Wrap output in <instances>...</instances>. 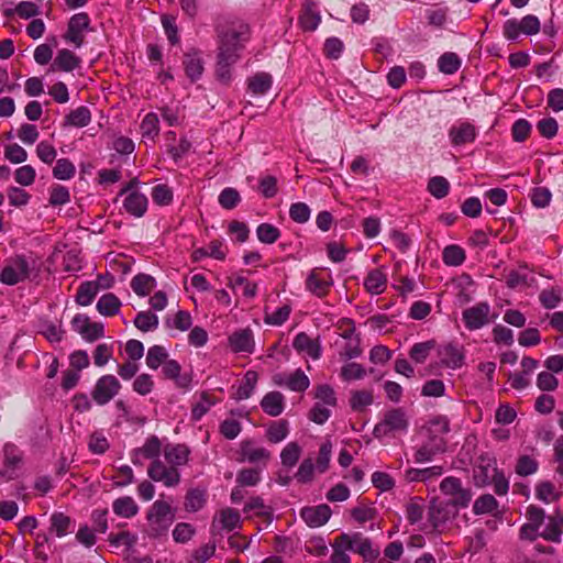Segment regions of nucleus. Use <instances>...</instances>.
Masks as SVG:
<instances>
[{
  "label": "nucleus",
  "instance_id": "f257e3e1",
  "mask_svg": "<svg viewBox=\"0 0 563 563\" xmlns=\"http://www.w3.org/2000/svg\"><path fill=\"white\" fill-rule=\"evenodd\" d=\"M175 509L168 501L155 500L146 516L148 536L152 538L165 536L175 521Z\"/></svg>",
  "mask_w": 563,
  "mask_h": 563
},
{
  "label": "nucleus",
  "instance_id": "f03ea898",
  "mask_svg": "<svg viewBox=\"0 0 563 563\" xmlns=\"http://www.w3.org/2000/svg\"><path fill=\"white\" fill-rule=\"evenodd\" d=\"M409 428L407 412L402 408H391L384 412L382 420L375 424L373 435L384 439L396 433H406Z\"/></svg>",
  "mask_w": 563,
  "mask_h": 563
},
{
  "label": "nucleus",
  "instance_id": "7ed1b4c3",
  "mask_svg": "<svg viewBox=\"0 0 563 563\" xmlns=\"http://www.w3.org/2000/svg\"><path fill=\"white\" fill-rule=\"evenodd\" d=\"M249 40V27L244 24L231 26L221 36L219 45L218 57H229V62L236 63L239 59V52L243 48V43Z\"/></svg>",
  "mask_w": 563,
  "mask_h": 563
},
{
  "label": "nucleus",
  "instance_id": "20e7f679",
  "mask_svg": "<svg viewBox=\"0 0 563 563\" xmlns=\"http://www.w3.org/2000/svg\"><path fill=\"white\" fill-rule=\"evenodd\" d=\"M23 467V454L13 444H5L0 455V478L9 482L19 477Z\"/></svg>",
  "mask_w": 563,
  "mask_h": 563
},
{
  "label": "nucleus",
  "instance_id": "39448f33",
  "mask_svg": "<svg viewBox=\"0 0 563 563\" xmlns=\"http://www.w3.org/2000/svg\"><path fill=\"white\" fill-rule=\"evenodd\" d=\"M440 489L445 496L450 497L448 503L457 509L466 508L473 497L471 489L463 487L461 479L454 476L445 477L440 484Z\"/></svg>",
  "mask_w": 563,
  "mask_h": 563
},
{
  "label": "nucleus",
  "instance_id": "423d86ee",
  "mask_svg": "<svg viewBox=\"0 0 563 563\" xmlns=\"http://www.w3.org/2000/svg\"><path fill=\"white\" fill-rule=\"evenodd\" d=\"M121 388L120 380L114 375L107 374L96 382L91 397L97 405L104 406L120 393Z\"/></svg>",
  "mask_w": 563,
  "mask_h": 563
},
{
  "label": "nucleus",
  "instance_id": "0eeeda50",
  "mask_svg": "<svg viewBox=\"0 0 563 563\" xmlns=\"http://www.w3.org/2000/svg\"><path fill=\"white\" fill-rule=\"evenodd\" d=\"M147 475L152 481L163 483L166 487H175L180 483V473L176 466L159 459L152 461L147 468Z\"/></svg>",
  "mask_w": 563,
  "mask_h": 563
},
{
  "label": "nucleus",
  "instance_id": "6e6552de",
  "mask_svg": "<svg viewBox=\"0 0 563 563\" xmlns=\"http://www.w3.org/2000/svg\"><path fill=\"white\" fill-rule=\"evenodd\" d=\"M333 286L331 272L323 268H313L307 276L306 288L312 295L323 298Z\"/></svg>",
  "mask_w": 563,
  "mask_h": 563
},
{
  "label": "nucleus",
  "instance_id": "1a4fd4ad",
  "mask_svg": "<svg viewBox=\"0 0 563 563\" xmlns=\"http://www.w3.org/2000/svg\"><path fill=\"white\" fill-rule=\"evenodd\" d=\"M342 541L350 551L358 553L367 561H375L379 556V550L373 548L372 541L362 533H342Z\"/></svg>",
  "mask_w": 563,
  "mask_h": 563
},
{
  "label": "nucleus",
  "instance_id": "9d476101",
  "mask_svg": "<svg viewBox=\"0 0 563 563\" xmlns=\"http://www.w3.org/2000/svg\"><path fill=\"white\" fill-rule=\"evenodd\" d=\"M30 265L22 256L10 261L0 274V280L5 285H15L30 276Z\"/></svg>",
  "mask_w": 563,
  "mask_h": 563
},
{
  "label": "nucleus",
  "instance_id": "9b49d317",
  "mask_svg": "<svg viewBox=\"0 0 563 563\" xmlns=\"http://www.w3.org/2000/svg\"><path fill=\"white\" fill-rule=\"evenodd\" d=\"M496 459L490 454H482L474 467V482L478 487L492 484L494 476L499 472L496 465Z\"/></svg>",
  "mask_w": 563,
  "mask_h": 563
},
{
  "label": "nucleus",
  "instance_id": "f8f14e48",
  "mask_svg": "<svg viewBox=\"0 0 563 563\" xmlns=\"http://www.w3.org/2000/svg\"><path fill=\"white\" fill-rule=\"evenodd\" d=\"M490 306L487 302H478L463 311V321L465 327L473 331L488 324Z\"/></svg>",
  "mask_w": 563,
  "mask_h": 563
},
{
  "label": "nucleus",
  "instance_id": "ddd939ff",
  "mask_svg": "<svg viewBox=\"0 0 563 563\" xmlns=\"http://www.w3.org/2000/svg\"><path fill=\"white\" fill-rule=\"evenodd\" d=\"M429 520L434 529H439L457 515V508L448 501L432 500L429 508Z\"/></svg>",
  "mask_w": 563,
  "mask_h": 563
},
{
  "label": "nucleus",
  "instance_id": "4468645a",
  "mask_svg": "<svg viewBox=\"0 0 563 563\" xmlns=\"http://www.w3.org/2000/svg\"><path fill=\"white\" fill-rule=\"evenodd\" d=\"M89 24L90 19L87 13L74 14L68 22L65 40L73 43L76 47H80L84 44V32L89 29Z\"/></svg>",
  "mask_w": 563,
  "mask_h": 563
},
{
  "label": "nucleus",
  "instance_id": "2eb2a0df",
  "mask_svg": "<svg viewBox=\"0 0 563 563\" xmlns=\"http://www.w3.org/2000/svg\"><path fill=\"white\" fill-rule=\"evenodd\" d=\"M273 382L275 385L285 386L292 391H303L310 385L308 376L300 368L290 374L277 373L273 376Z\"/></svg>",
  "mask_w": 563,
  "mask_h": 563
},
{
  "label": "nucleus",
  "instance_id": "dca6fc26",
  "mask_svg": "<svg viewBox=\"0 0 563 563\" xmlns=\"http://www.w3.org/2000/svg\"><path fill=\"white\" fill-rule=\"evenodd\" d=\"M331 508L327 504L307 506L300 510L301 519L311 528L325 525L331 517Z\"/></svg>",
  "mask_w": 563,
  "mask_h": 563
},
{
  "label": "nucleus",
  "instance_id": "f3484780",
  "mask_svg": "<svg viewBox=\"0 0 563 563\" xmlns=\"http://www.w3.org/2000/svg\"><path fill=\"white\" fill-rule=\"evenodd\" d=\"M476 134L475 125L470 122H457L449 130V137L453 146L473 143Z\"/></svg>",
  "mask_w": 563,
  "mask_h": 563
},
{
  "label": "nucleus",
  "instance_id": "a211bd4d",
  "mask_svg": "<svg viewBox=\"0 0 563 563\" xmlns=\"http://www.w3.org/2000/svg\"><path fill=\"white\" fill-rule=\"evenodd\" d=\"M161 452L162 443L159 439L155 435H152L146 439L145 443L141 448L133 451L131 460L134 464H142L141 457L154 461L159 459Z\"/></svg>",
  "mask_w": 563,
  "mask_h": 563
},
{
  "label": "nucleus",
  "instance_id": "6ab92c4d",
  "mask_svg": "<svg viewBox=\"0 0 563 563\" xmlns=\"http://www.w3.org/2000/svg\"><path fill=\"white\" fill-rule=\"evenodd\" d=\"M438 355L440 358V362L445 367L456 369L463 366L464 364V353L463 351L452 343H448L443 346H441L438 351Z\"/></svg>",
  "mask_w": 563,
  "mask_h": 563
},
{
  "label": "nucleus",
  "instance_id": "aec40b11",
  "mask_svg": "<svg viewBox=\"0 0 563 563\" xmlns=\"http://www.w3.org/2000/svg\"><path fill=\"white\" fill-rule=\"evenodd\" d=\"M229 345L235 353H252L254 351L253 333L250 329H240L229 336Z\"/></svg>",
  "mask_w": 563,
  "mask_h": 563
},
{
  "label": "nucleus",
  "instance_id": "412c9836",
  "mask_svg": "<svg viewBox=\"0 0 563 563\" xmlns=\"http://www.w3.org/2000/svg\"><path fill=\"white\" fill-rule=\"evenodd\" d=\"M240 454L242 461L250 463L266 462L271 453L263 446H257L253 440H243L240 444Z\"/></svg>",
  "mask_w": 563,
  "mask_h": 563
},
{
  "label": "nucleus",
  "instance_id": "4be33fe9",
  "mask_svg": "<svg viewBox=\"0 0 563 563\" xmlns=\"http://www.w3.org/2000/svg\"><path fill=\"white\" fill-rule=\"evenodd\" d=\"M189 453V449L184 444L167 445L164 449V459L166 463L178 470L179 466L188 463Z\"/></svg>",
  "mask_w": 563,
  "mask_h": 563
},
{
  "label": "nucleus",
  "instance_id": "5701e85b",
  "mask_svg": "<svg viewBox=\"0 0 563 563\" xmlns=\"http://www.w3.org/2000/svg\"><path fill=\"white\" fill-rule=\"evenodd\" d=\"M443 474L441 465H433L424 468H408L405 472V479L407 482H429L433 478L440 477Z\"/></svg>",
  "mask_w": 563,
  "mask_h": 563
},
{
  "label": "nucleus",
  "instance_id": "b1692460",
  "mask_svg": "<svg viewBox=\"0 0 563 563\" xmlns=\"http://www.w3.org/2000/svg\"><path fill=\"white\" fill-rule=\"evenodd\" d=\"M81 59L71 51L63 48L58 51L53 64V70L71 71L79 67Z\"/></svg>",
  "mask_w": 563,
  "mask_h": 563
},
{
  "label": "nucleus",
  "instance_id": "393cba45",
  "mask_svg": "<svg viewBox=\"0 0 563 563\" xmlns=\"http://www.w3.org/2000/svg\"><path fill=\"white\" fill-rule=\"evenodd\" d=\"M181 367L175 360H168L163 365V374L166 378L173 379L175 385L179 388L187 389L190 386V377L188 375L180 374Z\"/></svg>",
  "mask_w": 563,
  "mask_h": 563
},
{
  "label": "nucleus",
  "instance_id": "a878e982",
  "mask_svg": "<svg viewBox=\"0 0 563 563\" xmlns=\"http://www.w3.org/2000/svg\"><path fill=\"white\" fill-rule=\"evenodd\" d=\"M123 207L126 212L140 218L147 209V198L139 191H132L125 197Z\"/></svg>",
  "mask_w": 563,
  "mask_h": 563
},
{
  "label": "nucleus",
  "instance_id": "bb28decb",
  "mask_svg": "<svg viewBox=\"0 0 563 563\" xmlns=\"http://www.w3.org/2000/svg\"><path fill=\"white\" fill-rule=\"evenodd\" d=\"M292 346L298 352L307 353L313 360H318L321 355L320 345L305 332L295 336Z\"/></svg>",
  "mask_w": 563,
  "mask_h": 563
},
{
  "label": "nucleus",
  "instance_id": "cd10ccee",
  "mask_svg": "<svg viewBox=\"0 0 563 563\" xmlns=\"http://www.w3.org/2000/svg\"><path fill=\"white\" fill-rule=\"evenodd\" d=\"M445 450V441L443 438H434L433 443H426L421 445L415 453V461L417 463L429 462L433 456Z\"/></svg>",
  "mask_w": 563,
  "mask_h": 563
},
{
  "label": "nucleus",
  "instance_id": "c85d7f7f",
  "mask_svg": "<svg viewBox=\"0 0 563 563\" xmlns=\"http://www.w3.org/2000/svg\"><path fill=\"white\" fill-rule=\"evenodd\" d=\"M261 407L267 415L277 417L284 411L285 398L279 391H271L263 397Z\"/></svg>",
  "mask_w": 563,
  "mask_h": 563
},
{
  "label": "nucleus",
  "instance_id": "c756f323",
  "mask_svg": "<svg viewBox=\"0 0 563 563\" xmlns=\"http://www.w3.org/2000/svg\"><path fill=\"white\" fill-rule=\"evenodd\" d=\"M386 285L387 276L379 268L371 271L364 279V287L372 295L383 294L386 289Z\"/></svg>",
  "mask_w": 563,
  "mask_h": 563
},
{
  "label": "nucleus",
  "instance_id": "7c9ffc66",
  "mask_svg": "<svg viewBox=\"0 0 563 563\" xmlns=\"http://www.w3.org/2000/svg\"><path fill=\"white\" fill-rule=\"evenodd\" d=\"M321 21L316 3L307 1L299 16V24L305 31H314Z\"/></svg>",
  "mask_w": 563,
  "mask_h": 563
},
{
  "label": "nucleus",
  "instance_id": "2f4dec72",
  "mask_svg": "<svg viewBox=\"0 0 563 563\" xmlns=\"http://www.w3.org/2000/svg\"><path fill=\"white\" fill-rule=\"evenodd\" d=\"M563 528V516L556 512L548 518V523L544 530L540 533L543 539L559 543L561 542V534Z\"/></svg>",
  "mask_w": 563,
  "mask_h": 563
},
{
  "label": "nucleus",
  "instance_id": "473e14b6",
  "mask_svg": "<svg viewBox=\"0 0 563 563\" xmlns=\"http://www.w3.org/2000/svg\"><path fill=\"white\" fill-rule=\"evenodd\" d=\"M184 68L191 81L197 80L203 71V62L198 52L187 53L184 56Z\"/></svg>",
  "mask_w": 563,
  "mask_h": 563
},
{
  "label": "nucleus",
  "instance_id": "72a5a7b5",
  "mask_svg": "<svg viewBox=\"0 0 563 563\" xmlns=\"http://www.w3.org/2000/svg\"><path fill=\"white\" fill-rule=\"evenodd\" d=\"M121 305V300L114 294L108 292L99 298L96 308L100 314L112 317L120 311Z\"/></svg>",
  "mask_w": 563,
  "mask_h": 563
},
{
  "label": "nucleus",
  "instance_id": "f704fd0d",
  "mask_svg": "<svg viewBox=\"0 0 563 563\" xmlns=\"http://www.w3.org/2000/svg\"><path fill=\"white\" fill-rule=\"evenodd\" d=\"M74 528V522L70 517L63 512H54L51 516V528L49 531L56 537L62 538L69 533Z\"/></svg>",
  "mask_w": 563,
  "mask_h": 563
},
{
  "label": "nucleus",
  "instance_id": "c9c22d12",
  "mask_svg": "<svg viewBox=\"0 0 563 563\" xmlns=\"http://www.w3.org/2000/svg\"><path fill=\"white\" fill-rule=\"evenodd\" d=\"M115 515L122 518H132L139 512V506L130 496L117 498L112 504Z\"/></svg>",
  "mask_w": 563,
  "mask_h": 563
},
{
  "label": "nucleus",
  "instance_id": "e433bc0d",
  "mask_svg": "<svg viewBox=\"0 0 563 563\" xmlns=\"http://www.w3.org/2000/svg\"><path fill=\"white\" fill-rule=\"evenodd\" d=\"M207 501V490L202 488L189 489L185 498V509L189 512H197L202 509Z\"/></svg>",
  "mask_w": 563,
  "mask_h": 563
},
{
  "label": "nucleus",
  "instance_id": "4c0bfd02",
  "mask_svg": "<svg viewBox=\"0 0 563 563\" xmlns=\"http://www.w3.org/2000/svg\"><path fill=\"white\" fill-rule=\"evenodd\" d=\"M240 520L241 518L239 511L232 508H225L220 511L217 518H214L212 527L217 528V525H220L222 529L231 531L238 528Z\"/></svg>",
  "mask_w": 563,
  "mask_h": 563
},
{
  "label": "nucleus",
  "instance_id": "58836bf2",
  "mask_svg": "<svg viewBox=\"0 0 563 563\" xmlns=\"http://www.w3.org/2000/svg\"><path fill=\"white\" fill-rule=\"evenodd\" d=\"M244 512H254L256 516L263 517L267 523L272 522L273 509L264 504L261 497H252L244 506Z\"/></svg>",
  "mask_w": 563,
  "mask_h": 563
},
{
  "label": "nucleus",
  "instance_id": "ea45409f",
  "mask_svg": "<svg viewBox=\"0 0 563 563\" xmlns=\"http://www.w3.org/2000/svg\"><path fill=\"white\" fill-rule=\"evenodd\" d=\"M100 289L98 282H85L80 284L77 295L76 302L80 306H89Z\"/></svg>",
  "mask_w": 563,
  "mask_h": 563
},
{
  "label": "nucleus",
  "instance_id": "a19ab883",
  "mask_svg": "<svg viewBox=\"0 0 563 563\" xmlns=\"http://www.w3.org/2000/svg\"><path fill=\"white\" fill-rule=\"evenodd\" d=\"M374 401L373 390L362 389L351 391L350 406L354 411H363Z\"/></svg>",
  "mask_w": 563,
  "mask_h": 563
},
{
  "label": "nucleus",
  "instance_id": "79ce46f5",
  "mask_svg": "<svg viewBox=\"0 0 563 563\" xmlns=\"http://www.w3.org/2000/svg\"><path fill=\"white\" fill-rule=\"evenodd\" d=\"M228 285L233 291H241L243 296L247 298L255 297L257 291V285L255 283H251L250 280L242 276H235L230 278Z\"/></svg>",
  "mask_w": 563,
  "mask_h": 563
},
{
  "label": "nucleus",
  "instance_id": "37998d69",
  "mask_svg": "<svg viewBox=\"0 0 563 563\" xmlns=\"http://www.w3.org/2000/svg\"><path fill=\"white\" fill-rule=\"evenodd\" d=\"M131 287L136 295L144 297L155 287V279L150 275L139 274L133 277Z\"/></svg>",
  "mask_w": 563,
  "mask_h": 563
},
{
  "label": "nucleus",
  "instance_id": "c03bdc74",
  "mask_svg": "<svg viewBox=\"0 0 563 563\" xmlns=\"http://www.w3.org/2000/svg\"><path fill=\"white\" fill-rule=\"evenodd\" d=\"M424 500L419 497L411 498L406 504V518L411 525H416L423 518Z\"/></svg>",
  "mask_w": 563,
  "mask_h": 563
},
{
  "label": "nucleus",
  "instance_id": "a18cd8bd",
  "mask_svg": "<svg viewBox=\"0 0 563 563\" xmlns=\"http://www.w3.org/2000/svg\"><path fill=\"white\" fill-rule=\"evenodd\" d=\"M438 66L441 73L452 75L461 67V58L452 52H446L438 59Z\"/></svg>",
  "mask_w": 563,
  "mask_h": 563
},
{
  "label": "nucleus",
  "instance_id": "49530a36",
  "mask_svg": "<svg viewBox=\"0 0 563 563\" xmlns=\"http://www.w3.org/2000/svg\"><path fill=\"white\" fill-rule=\"evenodd\" d=\"M91 121V113L87 107H78L66 117V123L76 128L87 126Z\"/></svg>",
  "mask_w": 563,
  "mask_h": 563
},
{
  "label": "nucleus",
  "instance_id": "de8ad7c7",
  "mask_svg": "<svg viewBox=\"0 0 563 563\" xmlns=\"http://www.w3.org/2000/svg\"><path fill=\"white\" fill-rule=\"evenodd\" d=\"M168 361V353L165 347L161 345H154L148 349L146 354V365L151 369H157L161 365H164Z\"/></svg>",
  "mask_w": 563,
  "mask_h": 563
},
{
  "label": "nucleus",
  "instance_id": "09e8293b",
  "mask_svg": "<svg viewBox=\"0 0 563 563\" xmlns=\"http://www.w3.org/2000/svg\"><path fill=\"white\" fill-rule=\"evenodd\" d=\"M300 455V445L297 442H289L280 453L282 464L290 468L297 464Z\"/></svg>",
  "mask_w": 563,
  "mask_h": 563
},
{
  "label": "nucleus",
  "instance_id": "8fccbe9b",
  "mask_svg": "<svg viewBox=\"0 0 563 563\" xmlns=\"http://www.w3.org/2000/svg\"><path fill=\"white\" fill-rule=\"evenodd\" d=\"M76 174L75 165L68 158H59L53 168V176L59 180H68Z\"/></svg>",
  "mask_w": 563,
  "mask_h": 563
},
{
  "label": "nucleus",
  "instance_id": "3c124183",
  "mask_svg": "<svg viewBox=\"0 0 563 563\" xmlns=\"http://www.w3.org/2000/svg\"><path fill=\"white\" fill-rule=\"evenodd\" d=\"M332 454V443L330 440H325L319 449V453L316 461V470L318 473L323 474L328 471Z\"/></svg>",
  "mask_w": 563,
  "mask_h": 563
},
{
  "label": "nucleus",
  "instance_id": "603ef678",
  "mask_svg": "<svg viewBox=\"0 0 563 563\" xmlns=\"http://www.w3.org/2000/svg\"><path fill=\"white\" fill-rule=\"evenodd\" d=\"M434 345V341L416 343L410 349L409 356L413 362L422 364L430 355V352L433 350Z\"/></svg>",
  "mask_w": 563,
  "mask_h": 563
},
{
  "label": "nucleus",
  "instance_id": "864d4df0",
  "mask_svg": "<svg viewBox=\"0 0 563 563\" xmlns=\"http://www.w3.org/2000/svg\"><path fill=\"white\" fill-rule=\"evenodd\" d=\"M134 325L143 332L152 331L157 329L158 318L150 311H141L134 319Z\"/></svg>",
  "mask_w": 563,
  "mask_h": 563
},
{
  "label": "nucleus",
  "instance_id": "5fc2aeb1",
  "mask_svg": "<svg viewBox=\"0 0 563 563\" xmlns=\"http://www.w3.org/2000/svg\"><path fill=\"white\" fill-rule=\"evenodd\" d=\"M498 507V503L496 498L490 494H485L479 496L474 505H473V511L476 515H484V514H490L494 510H496Z\"/></svg>",
  "mask_w": 563,
  "mask_h": 563
},
{
  "label": "nucleus",
  "instance_id": "6e6d98bb",
  "mask_svg": "<svg viewBox=\"0 0 563 563\" xmlns=\"http://www.w3.org/2000/svg\"><path fill=\"white\" fill-rule=\"evenodd\" d=\"M272 85V77L266 73H260L249 80V88L255 95H264Z\"/></svg>",
  "mask_w": 563,
  "mask_h": 563
},
{
  "label": "nucleus",
  "instance_id": "4d7b16f0",
  "mask_svg": "<svg viewBox=\"0 0 563 563\" xmlns=\"http://www.w3.org/2000/svg\"><path fill=\"white\" fill-rule=\"evenodd\" d=\"M443 262L450 266H459L465 261V252L459 245H449L442 253Z\"/></svg>",
  "mask_w": 563,
  "mask_h": 563
},
{
  "label": "nucleus",
  "instance_id": "13d9d810",
  "mask_svg": "<svg viewBox=\"0 0 563 563\" xmlns=\"http://www.w3.org/2000/svg\"><path fill=\"white\" fill-rule=\"evenodd\" d=\"M256 235L262 243L273 244L279 239L280 231L271 223H262L256 229Z\"/></svg>",
  "mask_w": 563,
  "mask_h": 563
},
{
  "label": "nucleus",
  "instance_id": "bf43d9fd",
  "mask_svg": "<svg viewBox=\"0 0 563 563\" xmlns=\"http://www.w3.org/2000/svg\"><path fill=\"white\" fill-rule=\"evenodd\" d=\"M288 434V423L285 420H278L271 423L267 429V439L272 443L282 442Z\"/></svg>",
  "mask_w": 563,
  "mask_h": 563
},
{
  "label": "nucleus",
  "instance_id": "052dcab7",
  "mask_svg": "<svg viewBox=\"0 0 563 563\" xmlns=\"http://www.w3.org/2000/svg\"><path fill=\"white\" fill-rule=\"evenodd\" d=\"M70 201V192L67 187L55 184L49 189V205L64 206Z\"/></svg>",
  "mask_w": 563,
  "mask_h": 563
},
{
  "label": "nucleus",
  "instance_id": "680f3d73",
  "mask_svg": "<svg viewBox=\"0 0 563 563\" xmlns=\"http://www.w3.org/2000/svg\"><path fill=\"white\" fill-rule=\"evenodd\" d=\"M450 189L449 181L442 176L432 177L428 183L429 192L437 199L444 198Z\"/></svg>",
  "mask_w": 563,
  "mask_h": 563
},
{
  "label": "nucleus",
  "instance_id": "e2e57ef3",
  "mask_svg": "<svg viewBox=\"0 0 563 563\" xmlns=\"http://www.w3.org/2000/svg\"><path fill=\"white\" fill-rule=\"evenodd\" d=\"M539 468V463L536 459L529 455L519 456L516 464V473L519 476H529L534 474Z\"/></svg>",
  "mask_w": 563,
  "mask_h": 563
},
{
  "label": "nucleus",
  "instance_id": "0e129e2a",
  "mask_svg": "<svg viewBox=\"0 0 563 563\" xmlns=\"http://www.w3.org/2000/svg\"><path fill=\"white\" fill-rule=\"evenodd\" d=\"M533 282V277L530 276L529 273L526 272V269L523 271H511L508 275H507V285L510 287V288H516V287H528L531 285V283Z\"/></svg>",
  "mask_w": 563,
  "mask_h": 563
},
{
  "label": "nucleus",
  "instance_id": "69168bd1",
  "mask_svg": "<svg viewBox=\"0 0 563 563\" xmlns=\"http://www.w3.org/2000/svg\"><path fill=\"white\" fill-rule=\"evenodd\" d=\"M16 135L22 143L32 145L37 141L40 133L36 125L23 123L18 129Z\"/></svg>",
  "mask_w": 563,
  "mask_h": 563
},
{
  "label": "nucleus",
  "instance_id": "338daca9",
  "mask_svg": "<svg viewBox=\"0 0 563 563\" xmlns=\"http://www.w3.org/2000/svg\"><path fill=\"white\" fill-rule=\"evenodd\" d=\"M36 172L31 165H23L15 169L14 172V180L20 186H31L35 181Z\"/></svg>",
  "mask_w": 563,
  "mask_h": 563
},
{
  "label": "nucleus",
  "instance_id": "774afa93",
  "mask_svg": "<svg viewBox=\"0 0 563 563\" xmlns=\"http://www.w3.org/2000/svg\"><path fill=\"white\" fill-rule=\"evenodd\" d=\"M343 543L344 542L342 541V534L335 538L332 544L333 553L330 559L331 563H350V556L346 553L347 551H350V549L346 548L345 544Z\"/></svg>",
  "mask_w": 563,
  "mask_h": 563
}]
</instances>
